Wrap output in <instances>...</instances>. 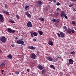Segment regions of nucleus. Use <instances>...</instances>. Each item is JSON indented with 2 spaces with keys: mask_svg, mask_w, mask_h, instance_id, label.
<instances>
[{
  "mask_svg": "<svg viewBox=\"0 0 76 76\" xmlns=\"http://www.w3.org/2000/svg\"><path fill=\"white\" fill-rule=\"evenodd\" d=\"M46 58L47 60L50 61H53V62H56L57 61V60L56 59L54 58L53 59L52 57L50 56L47 57Z\"/></svg>",
  "mask_w": 76,
  "mask_h": 76,
  "instance_id": "f257e3e1",
  "label": "nucleus"
},
{
  "mask_svg": "<svg viewBox=\"0 0 76 76\" xmlns=\"http://www.w3.org/2000/svg\"><path fill=\"white\" fill-rule=\"evenodd\" d=\"M17 43L18 44H21L23 45H24L25 44L24 43H25L24 42L23 40H22V39H20V40H18V41L17 42Z\"/></svg>",
  "mask_w": 76,
  "mask_h": 76,
  "instance_id": "f03ea898",
  "label": "nucleus"
},
{
  "mask_svg": "<svg viewBox=\"0 0 76 76\" xmlns=\"http://www.w3.org/2000/svg\"><path fill=\"white\" fill-rule=\"evenodd\" d=\"M0 41L3 42H5L7 41V38L4 36L1 37L0 38Z\"/></svg>",
  "mask_w": 76,
  "mask_h": 76,
  "instance_id": "7ed1b4c3",
  "label": "nucleus"
},
{
  "mask_svg": "<svg viewBox=\"0 0 76 76\" xmlns=\"http://www.w3.org/2000/svg\"><path fill=\"white\" fill-rule=\"evenodd\" d=\"M27 26L28 28H32L33 25L32 24L30 21H28V23H27Z\"/></svg>",
  "mask_w": 76,
  "mask_h": 76,
  "instance_id": "20e7f679",
  "label": "nucleus"
},
{
  "mask_svg": "<svg viewBox=\"0 0 76 76\" xmlns=\"http://www.w3.org/2000/svg\"><path fill=\"white\" fill-rule=\"evenodd\" d=\"M7 31L10 33H14L15 32V30L10 28H8Z\"/></svg>",
  "mask_w": 76,
  "mask_h": 76,
  "instance_id": "39448f33",
  "label": "nucleus"
},
{
  "mask_svg": "<svg viewBox=\"0 0 76 76\" xmlns=\"http://www.w3.org/2000/svg\"><path fill=\"white\" fill-rule=\"evenodd\" d=\"M4 21V19L3 18V16L1 14H0V22H3Z\"/></svg>",
  "mask_w": 76,
  "mask_h": 76,
  "instance_id": "423d86ee",
  "label": "nucleus"
},
{
  "mask_svg": "<svg viewBox=\"0 0 76 76\" xmlns=\"http://www.w3.org/2000/svg\"><path fill=\"white\" fill-rule=\"evenodd\" d=\"M60 35L62 38H63L65 37L66 36V34L65 33H63V32L60 33Z\"/></svg>",
  "mask_w": 76,
  "mask_h": 76,
  "instance_id": "0eeeda50",
  "label": "nucleus"
},
{
  "mask_svg": "<svg viewBox=\"0 0 76 76\" xmlns=\"http://www.w3.org/2000/svg\"><path fill=\"white\" fill-rule=\"evenodd\" d=\"M36 56V55L34 53L31 54V58L32 59H35Z\"/></svg>",
  "mask_w": 76,
  "mask_h": 76,
  "instance_id": "6e6552de",
  "label": "nucleus"
},
{
  "mask_svg": "<svg viewBox=\"0 0 76 76\" xmlns=\"http://www.w3.org/2000/svg\"><path fill=\"white\" fill-rule=\"evenodd\" d=\"M42 4V2L41 1H38L37 2V4L39 7Z\"/></svg>",
  "mask_w": 76,
  "mask_h": 76,
  "instance_id": "1a4fd4ad",
  "label": "nucleus"
},
{
  "mask_svg": "<svg viewBox=\"0 0 76 76\" xmlns=\"http://www.w3.org/2000/svg\"><path fill=\"white\" fill-rule=\"evenodd\" d=\"M69 62L70 64L72 65L73 64L74 61L72 59H70L69 60Z\"/></svg>",
  "mask_w": 76,
  "mask_h": 76,
  "instance_id": "9d476101",
  "label": "nucleus"
},
{
  "mask_svg": "<svg viewBox=\"0 0 76 76\" xmlns=\"http://www.w3.org/2000/svg\"><path fill=\"white\" fill-rule=\"evenodd\" d=\"M25 14L27 16L28 18H31V15L28 12H26Z\"/></svg>",
  "mask_w": 76,
  "mask_h": 76,
  "instance_id": "9b49d317",
  "label": "nucleus"
},
{
  "mask_svg": "<svg viewBox=\"0 0 76 76\" xmlns=\"http://www.w3.org/2000/svg\"><path fill=\"white\" fill-rule=\"evenodd\" d=\"M2 12L4 13L8 16L10 15V14L8 12H5L4 10H2Z\"/></svg>",
  "mask_w": 76,
  "mask_h": 76,
  "instance_id": "f8f14e48",
  "label": "nucleus"
},
{
  "mask_svg": "<svg viewBox=\"0 0 76 76\" xmlns=\"http://www.w3.org/2000/svg\"><path fill=\"white\" fill-rule=\"evenodd\" d=\"M48 44L51 46L53 45V42L52 40H49V41Z\"/></svg>",
  "mask_w": 76,
  "mask_h": 76,
  "instance_id": "ddd939ff",
  "label": "nucleus"
},
{
  "mask_svg": "<svg viewBox=\"0 0 76 76\" xmlns=\"http://www.w3.org/2000/svg\"><path fill=\"white\" fill-rule=\"evenodd\" d=\"M28 48L31 50H35L36 49L33 46H30L28 47Z\"/></svg>",
  "mask_w": 76,
  "mask_h": 76,
  "instance_id": "4468645a",
  "label": "nucleus"
},
{
  "mask_svg": "<svg viewBox=\"0 0 76 76\" xmlns=\"http://www.w3.org/2000/svg\"><path fill=\"white\" fill-rule=\"evenodd\" d=\"M38 68L40 69V70H42L44 68V67L41 66V65H39L38 66Z\"/></svg>",
  "mask_w": 76,
  "mask_h": 76,
  "instance_id": "2eb2a0df",
  "label": "nucleus"
},
{
  "mask_svg": "<svg viewBox=\"0 0 76 76\" xmlns=\"http://www.w3.org/2000/svg\"><path fill=\"white\" fill-rule=\"evenodd\" d=\"M72 31V30L70 28H68L67 31V32L69 34H70L71 33Z\"/></svg>",
  "mask_w": 76,
  "mask_h": 76,
  "instance_id": "dca6fc26",
  "label": "nucleus"
},
{
  "mask_svg": "<svg viewBox=\"0 0 76 76\" xmlns=\"http://www.w3.org/2000/svg\"><path fill=\"white\" fill-rule=\"evenodd\" d=\"M38 32L39 33V34H40V35H42L43 34L42 31H38Z\"/></svg>",
  "mask_w": 76,
  "mask_h": 76,
  "instance_id": "f3484780",
  "label": "nucleus"
},
{
  "mask_svg": "<svg viewBox=\"0 0 76 76\" xmlns=\"http://www.w3.org/2000/svg\"><path fill=\"white\" fill-rule=\"evenodd\" d=\"M39 19L41 21L44 22L45 21V19L43 18L42 17L39 18Z\"/></svg>",
  "mask_w": 76,
  "mask_h": 76,
  "instance_id": "a211bd4d",
  "label": "nucleus"
},
{
  "mask_svg": "<svg viewBox=\"0 0 76 76\" xmlns=\"http://www.w3.org/2000/svg\"><path fill=\"white\" fill-rule=\"evenodd\" d=\"M54 66L53 65H50V67H51V68H52L53 69L55 70V68L54 67Z\"/></svg>",
  "mask_w": 76,
  "mask_h": 76,
  "instance_id": "6ab92c4d",
  "label": "nucleus"
},
{
  "mask_svg": "<svg viewBox=\"0 0 76 76\" xmlns=\"http://www.w3.org/2000/svg\"><path fill=\"white\" fill-rule=\"evenodd\" d=\"M45 72L46 71L45 69H44L42 71V73L43 75H45Z\"/></svg>",
  "mask_w": 76,
  "mask_h": 76,
  "instance_id": "aec40b11",
  "label": "nucleus"
},
{
  "mask_svg": "<svg viewBox=\"0 0 76 76\" xmlns=\"http://www.w3.org/2000/svg\"><path fill=\"white\" fill-rule=\"evenodd\" d=\"M59 13L58 12H56L55 13V17H57L58 16V15H59Z\"/></svg>",
  "mask_w": 76,
  "mask_h": 76,
  "instance_id": "412c9836",
  "label": "nucleus"
},
{
  "mask_svg": "<svg viewBox=\"0 0 76 76\" xmlns=\"http://www.w3.org/2000/svg\"><path fill=\"white\" fill-rule=\"evenodd\" d=\"M6 64V63L5 62H4L1 65V66H2L3 67L5 66Z\"/></svg>",
  "mask_w": 76,
  "mask_h": 76,
  "instance_id": "4be33fe9",
  "label": "nucleus"
},
{
  "mask_svg": "<svg viewBox=\"0 0 76 76\" xmlns=\"http://www.w3.org/2000/svg\"><path fill=\"white\" fill-rule=\"evenodd\" d=\"M65 14H62V13H61V17L63 18H64V16Z\"/></svg>",
  "mask_w": 76,
  "mask_h": 76,
  "instance_id": "5701e85b",
  "label": "nucleus"
},
{
  "mask_svg": "<svg viewBox=\"0 0 76 76\" xmlns=\"http://www.w3.org/2000/svg\"><path fill=\"white\" fill-rule=\"evenodd\" d=\"M38 33H37L36 32H34V36H38Z\"/></svg>",
  "mask_w": 76,
  "mask_h": 76,
  "instance_id": "b1692460",
  "label": "nucleus"
},
{
  "mask_svg": "<svg viewBox=\"0 0 76 76\" xmlns=\"http://www.w3.org/2000/svg\"><path fill=\"white\" fill-rule=\"evenodd\" d=\"M7 57L10 59H11L12 58V57L11 54H9L8 56Z\"/></svg>",
  "mask_w": 76,
  "mask_h": 76,
  "instance_id": "393cba45",
  "label": "nucleus"
},
{
  "mask_svg": "<svg viewBox=\"0 0 76 76\" xmlns=\"http://www.w3.org/2000/svg\"><path fill=\"white\" fill-rule=\"evenodd\" d=\"M51 21H52L53 22H56L57 21V20H56L54 18H53V19Z\"/></svg>",
  "mask_w": 76,
  "mask_h": 76,
  "instance_id": "a878e982",
  "label": "nucleus"
},
{
  "mask_svg": "<svg viewBox=\"0 0 76 76\" xmlns=\"http://www.w3.org/2000/svg\"><path fill=\"white\" fill-rule=\"evenodd\" d=\"M31 33V36L32 37H34V33H33V32H30Z\"/></svg>",
  "mask_w": 76,
  "mask_h": 76,
  "instance_id": "bb28decb",
  "label": "nucleus"
},
{
  "mask_svg": "<svg viewBox=\"0 0 76 76\" xmlns=\"http://www.w3.org/2000/svg\"><path fill=\"white\" fill-rule=\"evenodd\" d=\"M74 4V3H72L70 5H69V7H70L72 6H73V5Z\"/></svg>",
  "mask_w": 76,
  "mask_h": 76,
  "instance_id": "cd10ccee",
  "label": "nucleus"
},
{
  "mask_svg": "<svg viewBox=\"0 0 76 76\" xmlns=\"http://www.w3.org/2000/svg\"><path fill=\"white\" fill-rule=\"evenodd\" d=\"M72 24L73 25H75L76 24V23L75 21H72Z\"/></svg>",
  "mask_w": 76,
  "mask_h": 76,
  "instance_id": "c85d7f7f",
  "label": "nucleus"
},
{
  "mask_svg": "<svg viewBox=\"0 0 76 76\" xmlns=\"http://www.w3.org/2000/svg\"><path fill=\"white\" fill-rule=\"evenodd\" d=\"M29 7V6H27V5L25 6V9L26 10H27L28 9V7Z\"/></svg>",
  "mask_w": 76,
  "mask_h": 76,
  "instance_id": "c756f323",
  "label": "nucleus"
},
{
  "mask_svg": "<svg viewBox=\"0 0 76 76\" xmlns=\"http://www.w3.org/2000/svg\"><path fill=\"white\" fill-rule=\"evenodd\" d=\"M10 22L11 23H15L14 21L12 20H10Z\"/></svg>",
  "mask_w": 76,
  "mask_h": 76,
  "instance_id": "7c9ffc66",
  "label": "nucleus"
},
{
  "mask_svg": "<svg viewBox=\"0 0 76 76\" xmlns=\"http://www.w3.org/2000/svg\"><path fill=\"white\" fill-rule=\"evenodd\" d=\"M16 15L17 18L18 19H20V18L19 16L18 15V14H17Z\"/></svg>",
  "mask_w": 76,
  "mask_h": 76,
  "instance_id": "2f4dec72",
  "label": "nucleus"
},
{
  "mask_svg": "<svg viewBox=\"0 0 76 76\" xmlns=\"http://www.w3.org/2000/svg\"><path fill=\"white\" fill-rule=\"evenodd\" d=\"M60 10V9L59 7L57 8L56 9V11L58 12Z\"/></svg>",
  "mask_w": 76,
  "mask_h": 76,
  "instance_id": "473e14b6",
  "label": "nucleus"
},
{
  "mask_svg": "<svg viewBox=\"0 0 76 76\" xmlns=\"http://www.w3.org/2000/svg\"><path fill=\"white\" fill-rule=\"evenodd\" d=\"M63 28H64V29H65V30H66L67 29V27H66V26H63Z\"/></svg>",
  "mask_w": 76,
  "mask_h": 76,
  "instance_id": "72a5a7b5",
  "label": "nucleus"
},
{
  "mask_svg": "<svg viewBox=\"0 0 76 76\" xmlns=\"http://www.w3.org/2000/svg\"><path fill=\"white\" fill-rule=\"evenodd\" d=\"M64 18L66 19H67V18H68V17H67V16L66 15V14H65L64 15Z\"/></svg>",
  "mask_w": 76,
  "mask_h": 76,
  "instance_id": "f704fd0d",
  "label": "nucleus"
},
{
  "mask_svg": "<svg viewBox=\"0 0 76 76\" xmlns=\"http://www.w3.org/2000/svg\"><path fill=\"white\" fill-rule=\"evenodd\" d=\"M75 52L74 51H73L71 53V54H72V55H74V54H75Z\"/></svg>",
  "mask_w": 76,
  "mask_h": 76,
  "instance_id": "c9c22d12",
  "label": "nucleus"
},
{
  "mask_svg": "<svg viewBox=\"0 0 76 76\" xmlns=\"http://www.w3.org/2000/svg\"><path fill=\"white\" fill-rule=\"evenodd\" d=\"M56 60H57L59 58V57L58 55H57L56 56Z\"/></svg>",
  "mask_w": 76,
  "mask_h": 76,
  "instance_id": "e433bc0d",
  "label": "nucleus"
},
{
  "mask_svg": "<svg viewBox=\"0 0 76 76\" xmlns=\"http://www.w3.org/2000/svg\"><path fill=\"white\" fill-rule=\"evenodd\" d=\"M45 10L46 11V12H47L48 11V8H45Z\"/></svg>",
  "mask_w": 76,
  "mask_h": 76,
  "instance_id": "4c0bfd02",
  "label": "nucleus"
},
{
  "mask_svg": "<svg viewBox=\"0 0 76 76\" xmlns=\"http://www.w3.org/2000/svg\"><path fill=\"white\" fill-rule=\"evenodd\" d=\"M61 4L59 2H58L56 4V5L58 6L59 5H61Z\"/></svg>",
  "mask_w": 76,
  "mask_h": 76,
  "instance_id": "58836bf2",
  "label": "nucleus"
},
{
  "mask_svg": "<svg viewBox=\"0 0 76 76\" xmlns=\"http://www.w3.org/2000/svg\"><path fill=\"white\" fill-rule=\"evenodd\" d=\"M71 32L72 33H75V31H74V30H72Z\"/></svg>",
  "mask_w": 76,
  "mask_h": 76,
  "instance_id": "ea45409f",
  "label": "nucleus"
},
{
  "mask_svg": "<svg viewBox=\"0 0 76 76\" xmlns=\"http://www.w3.org/2000/svg\"><path fill=\"white\" fill-rule=\"evenodd\" d=\"M59 37H60V34L59 33H57Z\"/></svg>",
  "mask_w": 76,
  "mask_h": 76,
  "instance_id": "a19ab883",
  "label": "nucleus"
},
{
  "mask_svg": "<svg viewBox=\"0 0 76 76\" xmlns=\"http://www.w3.org/2000/svg\"><path fill=\"white\" fill-rule=\"evenodd\" d=\"M15 73L16 74H17V75H18V74H19V72H18L17 71H16L15 72Z\"/></svg>",
  "mask_w": 76,
  "mask_h": 76,
  "instance_id": "79ce46f5",
  "label": "nucleus"
},
{
  "mask_svg": "<svg viewBox=\"0 0 76 76\" xmlns=\"http://www.w3.org/2000/svg\"><path fill=\"white\" fill-rule=\"evenodd\" d=\"M53 2L54 3H55L56 2V0H53Z\"/></svg>",
  "mask_w": 76,
  "mask_h": 76,
  "instance_id": "37998d69",
  "label": "nucleus"
},
{
  "mask_svg": "<svg viewBox=\"0 0 76 76\" xmlns=\"http://www.w3.org/2000/svg\"><path fill=\"white\" fill-rule=\"evenodd\" d=\"M71 1L72 2H75L76 1V0H71Z\"/></svg>",
  "mask_w": 76,
  "mask_h": 76,
  "instance_id": "c03bdc74",
  "label": "nucleus"
},
{
  "mask_svg": "<svg viewBox=\"0 0 76 76\" xmlns=\"http://www.w3.org/2000/svg\"><path fill=\"white\" fill-rule=\"evenodd\" d=\"M7 4H5V7L6 8H7Z\"/></svg>",
  "mask_w": 76,
  "mask_h": 76,
  "instance_id": "a18cd8bd",
  "label": "nucleus"
},
{
  "mask_svg": "<svg viewBox=\"0 0 76 76\" xmlns=\"http://www.w3.org/2000/svg\"><path fill=\"white\" fill-rule=\"evenodd\" d=\"M65 12L64 11H63L61 13L63 14H64Z\"/></svg>",
  "mask_w": 76,
  "mask_h": 76,
  "instance_id": "49530a36",
  "label": "nucleus"
},
{
  "mask_svg": "<svg viewBox=\"0 0 76 76\" xmlns=\"http://www.w3.org/2000/svg\"><path fill=\"white\" fill-rule=\"evenodd\" d=\"M33 41L34 42H36V39H33Z\"/></svg>",
  "mask_w": 76,
  "mask_h": 76,
  "instance_id": "de8ad7c7",
  "label": "nucleus"
},
{
  "mask_svg": "<svg viewBox=\"0 0 76 76\" xmlns=\"http://www.w3.org/2000/svg\"><path fill=\"white\" fill-rule=\"evenodd\" d=\"M11 46L12 47H14L15 46V45H14L12 44L11 45Z\"/></svg>",
  "mask_w": 76,
  "mask_h": 76,
  "instance_id": "09e8293b",
  "label": "nucleus"
},
{
  "mask_svg": "<svg viewBox=\"0 0 76 76\" xmlns=\"http://www.w3.org/2000/svg\"><path fill=\"white\" fill-rule=\"evenodd\" d=\"M1 72H4V70H1Z\"/></svg>",
  "mask_w": 76,
  "mask_h": 76,
  "instance_id": "8fccbe9b",
  "label": "nucleus"
},
{
  "mask_svg": "<svg viewBox=\"0 0 76 76\" xmlns=\"http://www.w3.org/2000/svg\"><path fill=\"white\" fill-rule=\"evenodd\" d=\"M37 56H39V53L38 52L37 53Z\"/></svg>",
  "mask_w": 76,
  "mask_h": 76,
  "instance_id": "3c124183",
  "label": "nucleus"
},
{
  "mask_svg": "<svg viewBox=\"0 0 76 76\" xmlns=\"http://www.w3.org/2000/svg\"><path fill=\"white\" fill-rule=\"evenodd\" d=\"M15 39H16V40L18 39V37H15Z\"/></svg>",
  "mask_w": 76,
  "mask_h": 76,
  "instance_id": "603ef678",
  "label": "nucleus"
},
{
  "mask_svg": "<svg viewBox=\"0 0 76 76\" xmlns=\"http://www.w3.org/2000/svg\"><path fill=\"white\" fill-rule=\"evenodd\" d=\"M70 64L69 63H68L67 64V65H68V66H69L70 65Z\"/></svg>",
  "mask_w": 76,
  "mask_h": 76,
  "instance_id": "864d4df0",
  "label": "nucleus"
},
{
  "mask_svg": "<svg viewBox=\"0 0 76 76\" xmlns=\"http://www.w3.org/2000/svg\"><path fill=\"white\" fill-rule=\"evenodd\" d=\"M73 11L74 12H75V11H76V10L75 9H74V10H73Z\"/></svg>",
  "mask_w": 76,
  "mask_h": 76,
  "instance_id": "5fc2aeb1",
  "label": "nucleus"
},
{
  "mask_svg": "<svg viewBox=\"0 0 76 76\" xmlns=\"http://www.w3.org/2000/svg\"><path fill=\"white\" fill-rule=\"evenodd\" d=\"M27 71L28 72H29V69H27Z\"/></svg>",
  "mask_w": 76,
  "mask_h": 76,
  "instance_id": "6e6d98bb",
  "label": "nucleus"
},
{
  "mask_svg": "<svg viewBox=\"0 0 76 76\" xmlns=\"http://www.w3.org/2000/svg\"><path fill=\"white\" fill-rule=\"evenodd\" d=\"M56 24L57 25V26H58V23H56Z\"/></svg>",
  "mask_w": 76,
  "mask_h": 76,
  "instance_id": "4d7b16f0",
  "label": "nucleus"
},
{
  "mask_svg": "<svg viewBox=\"0 0 76 76\" xmlns=\"http://www.w3.org/2000/svg\"><path fill=\"white\" fill-rule=\"evenodd\" d=\"M59 21H57V23H59Z\"/></svg>",
  "mask_w": 76,
  "mask_h": 76,
  "instance_id": "13d9d810",
  "label": "nucleus"
},
{
  "mask_svg": "<svg viewBox=\"0 0 76 76\" xmlns=\"http://www.w3.org/2000/svg\"><path fill=\"white\" fill-rule=\"evenodd\" d=\"M1 73H2V74H4V72H1Z\"/></svg>",
  "mask_w": 76,
  "mask_h": 76,
  "instance_id": "bf43d9fd",
  "label": "nucleus"
},
{
  "mask_svg": "<svg viewBox=\"0 0 76 76\" xmlns=\"http://www.w3.org/2000/svg\"><path fill=\"white\" fill-rule=\"evenodd\" d=\"M49 1H52V0H49Z\"/></svg>",
  "mask_w": 76,
  "mask_h": 76,
  "instance_id": "052dcab7",
  "label": "nucleus"
},
{
  "mask_svg": "<svg viewBox=\"0 0 76 76\" xmlns=\"http://www.w3.org/2000/svg\"><path fill=\"white\" fill-rule=\"evenodd\" d=\"M23 34H24L23 33Z\"/></svg>",
  "mask_w": 76,
  "mask_h": 76,
  "instance_id": "680f3d73",
  "label": "nucleus"
}]
</instances>
